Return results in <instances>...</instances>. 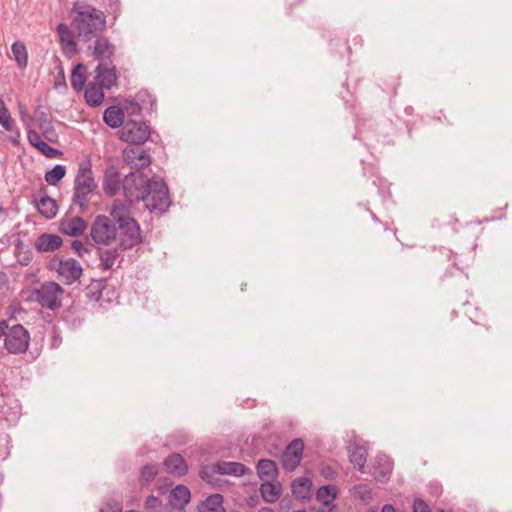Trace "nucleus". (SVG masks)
I'll return each mask as SVG.
<instances>
[{
  "instance_id": "nucleus-1",
  "label": "nucleus",
  "mask_w": 512,
  "mask_h": 512,
  "mask_svg": "<svg viewBox=\"0 0 512 512\" xmlns=\"http://www.w3.org/2000/svg\"><path fill=\"white\" fill-rule=\"evenodd\" d=\"M72 14L71 26L79 40L89 42L93 38L101 36L100 33L106 27V17L101 10L90 5H74Z\"/></svg>"
},
{
  "instance_id": "nucleus-2",
  "label": "nucleus",
  "mask_w": 512,
  "mask_h": 512,
  "mask_svg": "<svg viewBox=\"0 0 512 512\" xmlns=\"http://www.w3.org/2000/svg\"><path fill=\"white\" fill-rule=\"evenodd\" d=\"M97 188L91 161L90 159L83 160L79 163L74 178L72 197V203L79 206L81 213L88 209V196L94 194Z\"/></svg>"
},
{
  "instance_id": "nucleus-3",
  "label": "nucleus",
  "mask_w": 512,
  "mask_h": 512,
  "mask_svg": "<svg viewBox=\"0 0 512 512\" xmlns=\"http://www.w3.org/2000/svg\"><path fill=\"white\" fill-rule=\"evenodd\" d=\"M142 201L151 213H165L172 204L167 183L160 177H152L149 194Z\"/></svg>"
},
{
  "instance_id": "nucleus-4",
  "label": "nucleus",
  "mask_w": 512,
  "mask_h": 512,
  "mask_svg": "<svg viewBox=\"0 0 512 512\" xmlns=\"http://www.w3.org/2000/svg\"><path fill=\"white\" fill-rule=\"evenodd\" d=\"M152 178H148L144 173L130 172L122 182L124 196L130 204L140 202L149 194V188Z\"/></svg>"
},
{
  "instance_id": "nucleus-5",
  "label": "nucleus",
  "mask_w": 512,
  "mask_h": 512,
  "mask_svg": "<svg viewBox=\"0 0 512 512\" xmlns=\"http://www.w3.org/2000/svg\"><path fill=\"white\" fill-rule=\"evenodd\" d=\"M64 289L56 282L49 281L41 284L32 293L33 300L38 302L43 308L56 310L61 306V296Z\"/></svg>"
},
{
  "instance_id": "nucleus-6",
  "label": "nucleus",
  "mask_w": 512,
  "mask_h": 512,
  "mask_svg": "<svg viewBox=\"0 0 512 512\" xmlns=\"http://www.w3.org/2000/svg\"><path fill=\"white\" fill-rule=\"evenodd\" d=\"M30 343V333L21 324L8 326L4 338V348L8 353L20 355L26 353Z\"/></svg>"
},
{
  "instance_id": "nucleus-7",
  "label": "nucleus",
  "mask_w": 512,
  "mask_h": 512,
  "mask_svg": "<svg viewBox=\"0 0 512 512\" xmlns=\"http://www.w3.org/2000/svg\"><path fill=\"white\" fill-rule=\"evenodd\" d=\"M118 133L120 140L134 145H141L149 139L151 131L146 122L128 119Z\"/></svg>"
},
{
  "instance_id": "nucleus-8",
  "label": "nucleus",
  "mask_w": 512,
  "mask_h": 512,
  "mask_svg": "<svg viewBox=\"0 0 512 512\" xmlns=\"http://www.w3.org/2000/svg\"><path fill=\"white\" fill-rule=\"evenodd\" d=\"M120 247L122 250L132 249L142 242L141 228L133 217H119Z\"/></svg>"
},
{
  "instance_id": "nucleus-9",
  "label": "nucleus",
  "mask_w": 512,
  "mask_h": 512,
  "mask_svg": "<svg viewBox=\"0 0 512 512\" xmlns=\"http://www.w3.org/2000/svg\"><path fill=\"white\" fill-rule=\"evenodd\" d=\"M90 236L96 244L109 245L117 236L115 222L105 215H98L91 225Z\"/></svg>"
},
{
  "instance_id": "nucleus-10",
  "label": "nucleus",
  "mask_w": 512,
  "mask_h": 512,
  "mask_svg": "<svg viewBox=\"0 0 512 512\" xmlns=\"http://www.w3.org/2000/svg\"><path fill=\"white\" fill-rule=\"evenodd\" d=\"M50 267L57 271L59 277L66 285H71L77 281L83 272L81 265L74 258L63 260L55 256L50 262Z\"/></svg>"
},
{
  "instance_id": "nucleus-11",
  "label": "nucleus",
  "mask_w": 512,
  "mask_h": 512,
  "mask_svg": "<svg viewBox=\"0 0 512 512\" xmlns=\"http://www.w3.org/2000/svg\"><path fill=\"white\" fill-rule=\"evenodd\" d=\"M304 451V441L293 439L281 453V464L286 472L294 471L301 463Z\"/></svg>"
},
{
  "instance_id": "nucleus-12",
  "label": "nucleus",
  "mask_w": 512,
  "mask_h": 512,
  "mask_svg": "<svg viewBox=\"0 0 512 512\" xmlns=\"http://www.w3.org/2000/svg\"><path fill=\"white\" fill-rule=\"evenodd\" d=\"M87 50L98 64L111 65L116 53V46L105 36L96 38L93 45H88Z\"/></svg>"
},
{
  "instance_id": "nucleus-13",
  "label": "nucleus",
  "mask_w": 512,
  "mask_h": 512,
  "mask_svg": "<svg viewBox=\"0 0 512 512\" xmlns=\"http://www.w3.org/2000/svg\"><path fill=\"white\" fill-rule=\"evenodd\" d=\"M33 197V203L35 204L38 212L46 219H53L58 212V204L56 200L49 197L47 194V188L41 186L39 189V198L35 195Z\"/></svg>"
},
{
  "instance_id": "nucleus-14",
  "label": "nucleus",
  "mask_w": 512,
  "mask_h": 512,
  "mask_svg": "<svg viewBox=\"0 0 512 512\" xmlns=\"http://www.w3.org/2000/svg\"><path fill=\"white\" fill-rule=\"evenodd\" d=\"M94 71L96 73L94 80L105 89L110 90L118 85L119 75L114 64H98Z\"/></svg>"
},
{
  "instance_id": "nucleus-15",
  "label": "nucleus",
  "mask_w": 512,
  "mask_h": 512,
  "mask_svg": "<svg viewBox=\"0 0 512 512\" xmlns=\"http://www.w3.org/2000/svg\"><path fill=\"white\" fill-rule=\"evenodd\" d=\"M368 448L365 444L355 440L348 448V458L350 463L361 473L365 471L367 463Z\"/></svg>"
},
{
  "instance_id": "nucleus-16",
  "label": "nucleus",
  "mask_w": 512,
  "mask_h": 512,
  "mask_svg": "<svg viewBox=\"0 0 512 512\" xmlns=\"http://www.w3.org/2000/svg\"><path fill=\"white\" fill-rule=\"evenodd\" d=\"M120 184L121 175L119 170L113 165L108 166L104 171L102 182L104 193L109 197H114L120 189Z\"/></svg>"
},
{
  "instance_id": "nucleus-17",
  "label": "nucleus",
  "mask_w": 512,
  "mask_h": 512,
  "mask_svg": "<svg viewBox=\"0 0 512 512\" xmlns=\"http://www.w3.org/2000/svg\"><path fill=\"white\" fill-rule=\"evenodd\" d=\"M86 228L87 223L81 216H75L70 219H61L59 222V231L63 235L71 237L81 236Z\"/></svg>"
},
{
  "instance_id": "nucleus-18",
  "label": "nucleus",
  "mask_w": 512,
  "mask_h": 512,
  "mask_svg": "<svg viewBox=\"0 0 512 512\" xmlns=\"http://www.w3.org/2000/svg\"><path fill=\"white\" fill-rule=\"evenodd\" d=\"M163 465L168 473L174 475V476H184L188 472V464L184 457L179 453H172L169 456H167L164 461Z\"/></svg>"
},
{
  "instance_id": "nucleus-19",
  "label": "nucleus",
  "mask_w": 512,
  "mask_h": 512,
  "mask_svg": "<svg viewBox=\"0 0 512 512\" xmlns=\"http://www.w3.org/2000/svg\"><path fill=\"white\" fill-rule=\"evenodd\" d=\"M63 244V239L57 234L42 233L35 240V249L38 252H53Z\"/></svg>"
},
{
  "instance_id": "nucleus-20",
  "label": "nucleus",
  "mask_w": 512,
  "mask_h": 512,
  "mask_svg": "<svg viewBox=\"0 0 512 512\" xmlns=\"http://www.w3.org/2000/svg\"><path fill=\"white\" fill-rule=\"evenodd\" d=\"M393 470V462L386 456H378L372 467V476L378 482L389 480Z\"/></svg>"
},
{
  "instance_id": "nucleus-21",
  "label": "nucleus",
  "mask_w": 512,
  "mask_h": 512,
  "mask_svg": "<svg viewBox=\"0 0 512 512\" xmlns=\"http://www.w3.org/2000/svg\"><path fill=\"white\" fill-rule=\"evenodd\" d=\"M104 87L95 80L90 81L84 89V99L88 106L98 107L104 100Z\"/></svg>"
},
{
  "instance_id": "nucleus-22",
  "label": "nucleus",
  "mask_w": 512,
  "mask_h": 512,
  "mask_svg": "<svg viewBox=\"0 0 512 512\" xmlns=\"http://www.w3.org/2000/svg\"><path fill=\"white\" fill-rule=\"evenodd\" d=\"M107 289V279H92L91 282L86 286L84 292L86 298L95 303L102 305L103 292Z\"/></svg>"
},
{
  "instance_id": "nucleus-23",
  "label": "nucleus",
  "mask_w": 512,
  "mask_h": 512,
  "mask_svg": "<svg viewBox=\"0 0 512 512\" xmlns=\"http://www.w3.org/2000/svg\"><path fill=\"white\" fill-rule=\"evenodd\" d=\"M312 481L308 477H299L292 481V495L296 499L310 500L312 491Z\"/></svg>"
},
{
  "instance_id": "nucleus-24",
  "label": "nucleus",
  "mask_w": 512,
  "mask_h": 512,
  "mask_svg": "<svg viewBox=\"0 0 512 512\" xmlns=\"http://www.w3.org/2000/svg\"><path fill=\"white\" fill-rule=\"evenodd\" d=\"M282 492V485L278 481L273 480H263L260 486V493L262 498L267 503L276 502Z\"/></svg>"
},
{
  "instance_id": "nucleus-25",
  "label": "nucleus",
  "mask_w": 512,
  "mask_h": 512,
  "mask_svg": "<svg viewBox=\"0 0 512 512\" xmlns=\"http://www.w3.org/2000/svg\"><path fill=\"white\" fill-rule=\"evenodd\" d=\"M103 121L111 128H122L126 122L124 110L115 105L109 106L103 113Z\"/></svg>"
},
{
  "instance_id": "nucleus-26",
  "label": "nucleus",
  "mask_w": 512,
  "mask_h": 512,
  "mask_svg": "<svg viewBox=\"0 0 512 512\" xmlns=\"http://www.w3.org/2000/svg\"><path fill=\"white\" fill-rule=\"evenodd\" d=\"M257 474L263 480H275L278 475L276 462L270 459H260L257 463Z\"/></svg>"
},
{
  "instance_id": "nucleus-27",
  "label": "nucleus",
  "mask_w": 512,
  "mask_h": 512,
  "mask_svg": "<svg viewBox=\"0 0 512 512\" xmlns=\"http://www.w3.org/2000/svg\"><path fill=\"white\" fill-rule=\"evenodd\" d=\"M169 497L174 506L182 508L190 502L191 493L187 486L179 484L171 490Z\"/></svg>"
},
{
  "instance_id": "nucleus-28",
  "label": "nucleus",
  "mask_w": 512,
  "mask_h": 512,
  "mask_svg": "<svg viewBox=\"0 0 512 512\" xmlns=\"http://www.w3.org/2000/svg\"><path fill=\"white\" fill-rule=\"evenodd\" d=\"M87 68L83 63H77L71 72V86L76 92H80L85 88L87 81Z\"/></svg>"
},
{
  "instance_id": "nucleus-29",
  "label": "nucleus",
  "mask_w": 512,
  "mask_h": 512,
  "mask_svg": "<svg viewBox=\"0 0 512 512\" xmlns=\"http://www.w3.org/2000/svg\"><path fill=\"white\" fill-rule=\"evenodd\" d=\"M220 475L243 476L248 468L240 462H218L216 463Z\"/></svg>"
},
{
  "instance_id": "nucleus-30",
  "label": "nucleus",
  "mask_w": 512,
  "mask_h": 512,
  "mask_svg": "<svg viewBox=\"0 0 512 512\" xmlns=\"http://www.w3.org/2000/svg\"><path fill=\"white\" fill-rule=\"evenodd\" d=\"M200 512H225L223 496L218 493L208 496L202 503Z\"/></svg>"
},
{
  "instance_id": "nucleus-31",
  "label": "nucleus",
  "mask_w": 512,
  "mask_h": 512,
  "mask_svg": "<svg viewBox=\"0 0 512 512\" xmlns=\"http://www.w3.org/2000/svg\"><path fill=\"white\" fill-rule=\"evenodd\" d=\"M63 321L71 327H77L84 321V313L77 306H70L63 312Z\"/></svg>"
},
{
  "instance_id": "nucleus-32",
  "label": "nucleus",
  "mask_w": 512,
  "mask_h": 512,
  "mask_svg": "<svg viewBox=\"0 0 512 512\" xmlns=\"http://www.w3.org/2000/svg\"><path fill=\"white\" fill-rule=\"evenodd\" d=\"M11 52L14 60L20 69H24L28 64V52L25 44L22 41H16L11 46Z\"/></svg>"
},
{
  "instance_id": "nucleus-33",
  "label": "nucleus",
  "mask_w": 512,
  "mask_h": 512,
  "mask_svg": "<svg viewBox=\"0 0 512 512\" xmlns=\"http://www.w3.org/2000/svg\"><path fill=\"white\" fill-rule=\"evenodd\" d=\"M119 253L117 249H99L100 267L102 270H109L114 265Z\"/></svg>"
},
{
  "instance_id": "nucleus-34",
  "label": "nucleus",
  "mask_w": 512,
  "mask_h": 512,
  "mask_svg": "<svg viewBox=\"0 0 512 512\" xmlns=\"http://www.w3.org/2000/svg\"><path fill=\"white\" fill-rule=\"evenodd\" d=\"M337 496V489L333 485H323L316 492V499L321 501L324 506H329Z\"/></svg>"
},
{
  "instance_id": "nucleus-35",
  "label": "nucleus",
  "mask_w": 512,
  "mask_h": 512,
  "mask_svg": "<svg viewBox=\"0 0 512 512\" xmlns=\"http://www.w3.org/2000/svg\"><path fill=\"white\" fill-rule=\"evenodd\" d=\"M65 175L66 167L64 165L57 164L52 169L46 171L44 179L49 185L56 186L65 177Z\"/></svg>"
},
{
  "instance_id": "nucleus-36",
  "label": "nucleus",
  "mask_w": 512,
  "mask_h": 512,
  "mask_svg": "<svg viewBox=\"0 0 512 512\" xmlns=\"http://www.w3.org/2000/svg\"><path fill=\"white\" fill-rule=\"evenodd\" d=\"M217 474H219V471L218 468L216 467V463L210 465H202L199 470V477L203 481L212 485H218L219 479L215 478Z\"/></svg>"
},
{
  "instance_id": "nucleus-37",
  "label": "nucleus",
  "mask_w": 512,
  "mask_h": 512,
  "mask_svg": "<svg viewBox=\"0 0 512 512\" xmlns=\"http://www.w3.org/2000/svg\"><path fill=\"white\" fill-rule=\"evenodd\" d=\"M159 472L158 464L149 463L142 467L140 471L139 481L142 486L151 483Z\"/></svg>"
},
{
  "instance_id": "nucleus-38",
  "label": "nucleus",
  "mask_w": 512,
  "mask_h": 512,
  "mask_svg": "<svg viewBox=\"0 0 512 512\" xmlns=\"http://www.w3.org/2000/svg\"><path fill=\"white\" fill-rule=\"evenodd\" d=\"M132 205L133 204L128 203L126 200L122 201L120 199H116L110 209V215L116 222H118L119 217H130L127 213Z\"/></svg>"
},
{
  "instance_id": "nucleus-39",
  "label": "nucleus",
  "mask_w": 512,
  "mask_h": 512,
  "mask_svg": "<svg viewBox=\"0 0 512 512\" xmlns=\"http://www.w3.org/2000/svg\"><path fill=\"white\" fill-rule=\"evenodd\" d=\"M329 47L332 52L339 54L341 57L351 54V48L345 39H331L329 42Z\"/></svg>"
},
{
  "instance_id": "nucleus-40",
  "label": "nucleus",
  "mask_w": 512,
  "mask_h": 512,
  "mask_svg": "<svg viewBox=\"0 0 512 512\" xmlns=\"http://www.w3.org/2000/svg\"><path fill=\"white\" fill-rule=\"evenodd\" d=\"M13 119L11 114L5 104V102L0 99V124L6 131H11L13 127Z\"/></svg>"
},
{
  "instance_id": "nucleus-41",
  "label": "nucleus",
  "mask_w": 512,
  "mask_h": 512,
  "mask_svg": "<svg viewBox=\"0 0 512 512\" xmlns=\"http://www.w3.org/2000/svg\"><path fill=\"white\" fill-rule=\"evenodd\" d=\"M16 256L18 259L19 264L22 266L29 265L33 260V252L31 249L27 248L24 249L23 246L17 245L15 248Z\"/></svg>"
},
{
  "instance_id": "nucleus-42",
  "label": "nucleus",
  "mask_w": 512,
  "mask_h": 512,
  "mask_svg": "<svg viewBox=\"0 0 512 512\" xmlns=\"http://www.w3.org/2000/svg\"><path fill=\"white\" fill-rule=\"evenodd\" d=\"M39 129L41 130L42 135L47 141L51 143H56L58 139V135L54 129L52 120L46 123L39 124Z\"/></svg>"
},
{
  "instance_id": "nucleus-43",
  "label": "nucleus",
  "mask_w": 512,
  "mask_h": 512,
  "mask_svg": "<svg viewBox=\"0 0 512 512\" xmlns=\"http://www.w3.org/2000/svg\"><path fill=\"white\" fill-rule=\"evenodd\" d=\"M122 109L124 110V114H127L129 117L140 116L142 112V106L134 99L125 100Z\"/></svg>"
},
{
  "instance_id": "nucleus-44",
  "label": "nucleus",
  "mask_w": 512,
  "mask_h": 512,
  "mask_svg": "<svg viewBox=\"0 0 512 512\" xmlns=\"http://www.w3.org/2000/svg\"><path fill=\"white\" fill-rule=\"evenodd\" d=\"M354 493L362 501H369L372 499V491L366 484L360 483L355 485Z\"/></svg>"
},
{
  "instance_id": "nucleus-45",
  "label": "nucleus",
  "mask_w": 512,
  "mask_h": 512,
  "mask_svg": "<svg viewBox=\"0 0 512 512\" xmlns=\"http://www.w3.org/2000/svg\"><path fill=\"white\" fill-rule=\"evenodd\" d=\"M123 506L120 501L109 499L102 503L99 512H122Z\"/></svg>"
},
{
  "instance_id": "nucleus-46",
  "label": "nucleus",
  "mask_w": 512,
  "mask_h": 512,
  "mask_svg": "<svg viewBox=\"0 0 512 512\" xmlns=\"http://www.w3.org/2000/svg\"><path fill=\"white\" fill-rule=\"evenodd\" d=\"M136 159L139 160V163L135 164V168H137L138 170L147 168L151 165V156L146 150L138 151Z\"/></svg>"
},
{
  "instance_id": "nucleus-47",
  "label": "nucleus",
  "mask_w": 512,
  "mask_h": 512,
  "mask_svg": "<svg viewBox=\"0 0 512 512\" xmlns=\"http://www.w3.org/2000/svg\"><path fill=\"white\" fill-rule=\"evenodd\" d=\"M35 117L38 119L39 124L46 123L52 120L48 107L38 105L35 109Z\"/></svg>"
},
{
  "instance_id": "nucleus-48",
  "label": "nucleus",
  "mask_w": 512,
  "mask_h": 512,
  "mask_svg": "<svg viewBox=\"0 0 512 512\" xmlns=\"http://www.w3.org/2000/svg\"><path fill=\"white\" fill-rule=\"evenodd\" d=\"M56 30L62 43H64L67 38L75 36L72 26L68 27L65 23L58 24Z\"/></svg>"
},
{
  "instance_id": "nucleus-49",
  "label": "nucleus",
  "mask_w": 512,
  "mask_h": 512,
  "mask_svg": "<svg viewBox=\"0 0 512 512\" xmlns=\"http://www.w3.org/2000/svg\"><path fill=\"white\" fill-rule=\"evenodd\" d=\"M138 151L139 149L137 148H134V147H126L124 150H123V159L124 161L129 164L130 166H134L135 167V160H136V156L138 154Z\"/></svg>"
},
{
  "instance_id": "nucleus-50",
  "label": "nucleus",
  "mask_w": 512,
  "mask_h": 512,
  "mask_svg": "<svg viewBox=\"0 0 512 512\" xmlns=\"http://www.w3.org/2000/svg\"><path fill=\"white\" fill-rule=\"evenodd\" d=\"M28 142L35 147L37 150L40 149L41 145L44 144V141L41 139V136L38 132L33 129H29L27 132Z\"/></svg>"
},
{
  "instance_id": "nucleus-51",
  "label": "nucleus",
  "mask_w": 512,
  "mask_h": 512,
  "mask_svg": "<svg viewBox=\"0 0 512 512\" xmlns=\"http://www.w3.org/2000/svg\"><path fill=\"white\" fill-rule=\"evenodd\" d=\"M38 151L40 153H42L44 156H46L47 158H55V157H59V156L63 155L62 151L51 147L46 142H44V144L41 145V147Z\"/></svg>"
},
{
  "instance_id": "nucleus-52",
  "label": "nucleus",
  "mask_w": 512,
  "mask_h": 512,
  "mask_svg": "<svg viewBox=\"0 0 512 512\" xmlns=\"http://www.w3.org/2000/svg\"><path fill=\"white\" fill-rule=\"evenodd\" d=\"M118 297H119V294L114 288H111V289L107 288L103 292L102 305H100V306L105 307V304H110V303L114 302L115 300L118 299Z\"/></svg>"
},
{
  "instance_id": "nucleus-53",
  "label": "nucleus",
  "mask_w": 512,
  "mask_h": 512,
  "mask_svg": "<svg viewBox=\"0 0 512 512\" xmlns=\"http://www.w3.org/2000/svg\"><path fill=\"white\" fill-rule=\"evenodd\" d=\"M71 248L77 253L79 257H83L84 254H89L91 252L90 248L84 247L82 241L77 239L72 241Z\"/></svg>"
},
{
  "instance_id": "nucleus-54",
  "label": "nucleus",
  "mask_w": 512,
  "mask_h": 512,
  "mask_svg": "<svg viewBox=\"0 0 512 512\" xmlns=\"http://www.w3.org/2000/svg\"><path fill=\"white\" fill-rule=\"evenodd\" d=\"M442 257L447 258L449 261L452 260L453 266L457 267L460 270H463L467 265H463L462 262L457 261L456 256L453 254L451 250L444 249L441 251Z\"/></svg>"
},
{
  "instance_id": "nucleus-55",
  "label": "nucleus",
  "mask_w": 512,
  "mask_h": 512,
  "mask_svg": "<svg viewBox=\"0 0 512 512\" xmlns=\"http://www.w3.org/2000/svg\"><path fill=\"white\" fill-rule=\"evenodd\" d=\"M413 512H431L429 505L421 498H416L412 506Z\"/></svg>"
},
{
  "instance_id": "nucleus-56",
  "label": "nucleus",
  "mask_w": 512,
  "mask_h": 512,
  "mask_svg": "<svg viewBox=\"0 0 512 512\" xmlns=\"http://www.w3.org/2000/svg\"><path fill=\"white\" fill-rule=\"evenodd\" d=\"M19 114L24 124L27 127H30V125L34 121V117L28 114L26 106L21 103L19 104Z\"/></svg>"
},
{
  "instance_id": "nucleus-57",
  "label": "nucleus",
  "mask_w": 512,
  "mask_h": 512,
  "mask_svg": "<svg viewBox=\"0 0 512 512\" xmlns=\"http://www.w3.org/2000/svg\"><path fill=\"white\" fill-rule=\"evenodd\" d=\"M161 505H162V501L160 500L159 497L150 495L146 498L145 507L147 509H158L161 507Z\"/></svg>"
},
{
  "instance_id": "nucleus-58",
  "label": "nucleus",
  "mask_w": 512,
  "mask_h": 512,
  "mask_svg": "<svg viewBox=\"0 0 512 512\" xmlns=\"http://www.w3.org/2000/svg\"><path fill=\"white\" fill-rule=\"evenodd\" d=\"M54 87L56 89H59L60 87H63L64 89H67V83H66V80H65V75H64L63 70H61L58 73V75L56 76Z\"/></svg>"
},
{
  "instance_id": "nucleus-59",
  "label": "nucleus",
  "mask_w": 512,
  "mask_h": 512,
  "mask_svg": "<svg viewBox=\"0 0 512 512\" xmlns=\"http://www.w3.org/2000/svg\"><path fill=\"white\" fill-rule=\"evenodd\" d=\"M75 36H71L70 38H67L64 43H66V48L68 51L75 53L77 51V44L74 41Z\"/></svg>"
},
{
  "instance_id": "nucleus-60",
  "label": "nucleus",
  "mask_w": 512,
  "mask_h": 512,
  "mask_svg": "<svg viewBox=\"0 0 512 512\" xmlns=\"http://www.w3.org/2000/svg\"><path fill=\"white\" fill-rule=\"evenodd\" d=\"M322 474L326 478H329V479H334V477L336 475L335 471L330 466H327V467L323 468L322 469Z\"/></svg>"
},
{
  "instance_id": "nucleus-61",
  "label": "nucleus",
  "mask_w": 512,
  "mask_h": 512,
  "mask_svg": "<svg viewBox=\"0 0 512 512\" xmlns=\"http://www.w3.org/2000/svg\"><path fill=\"white\" fill-rule=\"evenodd\" d=\"M318 512H337V511H336V506L333 504V502L332 503L329 502V506H324L322 504V506L320 507Z\"/></svg>"
},
{
  "instance_id": "nucleus-62",
  "label": "nucleus",
  "mask_w": 512,
  "mask_h": 512,
  "mask_svg": "<svg viewBox=\"0 0 512 512\" xmlns=\"http://www.w3.org/2000/svg\"><path fill=\"white\" fill-rule=\"evenodd\" d=\"M8 329V322L6 320H0V339L5 338L6 330Z\"/></svg>"
},
{
  "instance_id": "nucleus-63",
  "label": "nucleus",
  "mask_w": 512,
  "mask_h": 512,
  "mask_svg": "<svg viewBox=\"0 0 512 512\" xmlns=\"http://www.w3.org/2000/svg\"><path fill=\"white\" fill-rule=\"evenodd\" d=\"M8 285V276L5 272L0 271V288L6 287Z\"/></svg>"
},
{
  "instance_id": "nucleus-64",
  "label": "nucleus",
  "mask_w": 512,
  "mask_h": 512,
  "mask_svg": "<svg viewBox=\"0 0 512 512\" xmlns=\"http://www.w3.org/2000/svg\"><path fill=\"white\" fill-rule=\"evenodd\" d=\"M381 512H396V509L392 504H384L382 506Z\"/></svg>"
}]
</instances>
